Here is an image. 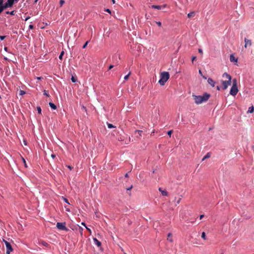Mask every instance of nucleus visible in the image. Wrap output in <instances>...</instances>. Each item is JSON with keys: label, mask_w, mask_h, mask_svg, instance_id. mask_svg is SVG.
<instances>
[{"label": "nucleus", "mask_w": 254, "mask_h": 254, "mask_svg": "<svg viewBox=\"0 0 254 254\" xmlns=\"http://www.w3.org/2000/svg\"><path fill=\"white\" fill-rule=\"evenodd\" d=\"M195 59H196V57H194V56L192 57V62H193L195 60Z\"/></svg>", "instance_id": "obj_45"}, {"label": "nucleus", "mask_w": 254, "mask_h": 254, "mask_svg": "<svg viewBox=\"0 0 254 254\" xmlns=\"http://www.w3.org/2000/svg\"><path fill=\"white\" fill-rule=\"evenodd\" d=\"M86 228L91 233V230L87 227H86Z\"/></svg>", "instance_id": "obj_49"}, {"label": "nucleus", "mask_w": 254, "mask_h": 254, "mask_svg": "<svg viewBox=\"0 0 254 254\" xmlns=\"http://www.w3.org/2000/svg\"><path fill=\"white\" fill-rule=\"evenodd\" d=\"M142 130H135V133H137L138 135L136 136V137L137 138H139L142 136Z\"/></svg>", "instance_id": "obj_12"}, {"label": "nucleus", "mask_w": 254, "mask_h": 254, "mask_svg": "<svg viewBox=\"0 0 254 254\" xmlns=\"http://www.w3.org/2000/svg\"><path fill=\"white\" fill-rule=\"evenodd\" d=\"M204 215H203V214L200 215V217H199L200 219H202L204 217Z\"/></svg>", "instance_id": "obj_43"}, {"label": "nucleus", "mask_w": 254, "mask_h": 254, "mask_svg": "<svg viewBox=\"0 0 254 254\" xmlns=\"http://www.w3.org/2000/svg\"><path fill=\"white\" fill-rule=\"evenodd\" d=\"M71 80L72 82H75L76 81V78L73 76H72Z\"/></svg>", "instance_id": "obj_28"}, {"label": "nucleus", "mask_w": 254, "mask_h": 254, "mask_svg": "<svg viewBox=\"0 0 254 254\" xmlns=\"http://www.w3.org/2000/svg\"><path fill=\"white\" fill-rule=\"evenodd\" d=\"M49 106H50V107L53 109V110H56L57 109V106L56 105H55L54 103H52V102H50L49 103Z\"/></svg>", "instance_id": "obj_15"}, {"label": "nucleus", "mask_w": 254, "mask_h": 254, "mask_svg": "<svg viewBox=\"0 0 254 254\" xmlns=\"http://www.w3.org/2000/svg\"><path fill=\"white\" fill-rule=\"evenodd\" d=\"M124 136H121L120 138H118V140L120 141H124Z\"/></svg>", "instance_id": "obj_27"}, {"label": "nucleus", "mask_w": 254, "mask_h": 254, "mask_svg": "<svg viewBox=\"0 0 254 254\" xmlns=\"http://www.w3.org/2000/svg\"><path fill=\"white\" fill-rule=\"evenodd\" d=\"M113 67L114 66L113 65H110L109 67V69H112Z\"/></svg>", "instance_id": "obj_46"}, {"label": "nucleus", "mask_w": 254, "mask_h": 254, "mask_svg": "<svg viewBox=\"0 0 254 254\" xmlns=\"http://www.w3.org/2000/svg\"><path fill=\"white\" fill-rule=\"evenodd\" d=\"M51 157L53 158V159H54L55 157H56V155L54 154H52L51 155Z\"/></svg>", "instance_id": "obj_44"}, {"label": "nucleus", "mask_w": 254, "mask_h": 254, "mask_svg": "<svg viewBox=\"0 0 254 254\" xmlns=\"http://www.w3.org/2000/svg\"><path fill=\"white\" fill-rule=\"evenodd\" d=\"M19 0H15V2H17Z\"/></svg>", "instance_id": "obj_58"}, {"label": "nucleus", "mask_w": 254, "mask_h": 254, "mask_svg": "<svg viewBox=\"0 0 254 254\" xmlns=\"http://www.w3.org/2000/svg\"><path fill=\"white\" fill-rule=\"evenodd\" d=\"M207 82L209 84H210L212 87H214L215 84V82L211 78H208L207 80Z\"/></svg>", "instance_id": "obj_10"}, {"label": "nucleus", "mask_w": 254, "mask_h": 254, "mask_svg": "<svg viewBox=\"0 0 254 254\" xmlns=\"http://www.w3.org/2000/svg\"><path fill=\"white\" fill-rule=\"evenodd\" d=\"M64 201H65V202H66V203H67L69 204V202H68V200H67L66 198H64Z\"/></svg>", "instance_id": "obj_42"}, {"label": "nucleus", "mask_w": 254, "mask_h": 254, "mask_svg": "<svg viewBox=\"0 0 254 254\" xmlns=\"http://www.w3.org/2000/svg\"><path fill=\"white\" fill-rule=\"evenodd\" d=\"M211 153L210 152H208L202 158V161H204L205 159L207 158H209L210 157Z\"/></svg>", "instance_id": "obj_16"}, {"label": "nucleus", "mask_w": 254, "mask_h": 254, "mask_svg": "<svg viewBox=\"0 0 254 254\" xmlns=\"http://www.w3.org/2000/svg\"><path fill=\"white\" fill-rule=\"evenodd\" d=\"M5 38V36H0V39L3 40Z\"/></svg>", "instance_id": "obj_37"}, {"label": "nucleus", "mask_w": 254, "mask_h": 254, "mask_svg": "<svg viewBox=\"0 0 254 254\" xmlns=\"http://www.w3.org/2000/svg\"><path fill=\"white\" fill-rule=\"evenodd\" d=\"M57 227L61 230H64L65 231H68V229L65 226V223H60L58 222L57 223Z\"/></svg>", "instance_id": "obj_6"}, {"label": "nucleus", "mask_w": 254, "mask_h": 254, "mask_svg": "<svg viewBox=\"0 0 254 254\" xmlns=\"http://www.w3.org/2000/svg\"><path fill=\"white\" fill-rule=\"evenodd\" d=\"M244 41L245 43V48H248V47H250L252 45V42L251 40L248 39L247 38H245L244 39Z\"/></svg>", "instance_id": "obj_9"}, {"label": "nucleus", "mask_w": 254, "mask_h": 254, "mask_svg": "<svg viewBox=\"0 0 254 254\" xmlns=\"http://www.w3.org/2000/svg\"><path fill=\"white\" fill-rule=\"evenodd\" d=\"M222 77L223 78H225L227 80L225 81H222V89L225 90L232 83V77L230 74L227 73V72H225L222 75Z\"/></svg>", "instance_id": "obj_2"}, {"label": "nucleus", "mask_w": 254, "mask_h": 254, "mask_svg": "<svg viewBox=\"0 0 254 254\" xmlns=\"http://www.w3.org/2000/svg\"><path fill=\"white\" fill-rule=\"evenodd\" d=\"M44 94L45 95H46V96H48V97H49V94L48 93L47 91H46V90H44Z\"/></svg>", "instance_id": "obj_34"}, {"label": "nucleus", "mask_w": 254, "mask_h": 254, "mask_svg": "<svg viewBox=\"0 0 254 254\" xmlns=\"http://www.w3.org/2000/svg\"><path fill=\"white\" fill-rule=\"evenodd\" d=\"M130 73H130V72H129L128 73V74H127V75H126V76L124 77V79H125V80H127V79H128V77H129V75H130Z\"/></svg>", "instance_id": "obj_25"}, {"label": "nucleus", "mask_w": 254, "mask_h": 254, "mask_svg": "<svg viewBox=\"0 0 254 254\" xmlns=\"http://www.w3.org/2000/svg\"><path fill=\"white\" fill-rule=\"evenodd\" d=\"M112 1L113 2V3H116V0H112Z\"/></svg>", "instance_id": "obj_52"}, {"label": "nucleus", "mask_w": 254, "mask_h": 254, "mask_svg": "<svg viewBox=\"0 0 254 254\" xmlns=\"http://www.w3.org/2000/svg\"><path fill=\"white\" fill-rule=\"evenodd\" d=\"M16 12V11L15 10H12V11H11L10 12L7 11L6 12V14H10L11 15H14L15 14Z\"/></svg>", "instance_id": "obj_20"}, {"label": "nucleus", "mask_w": 254, "mask_h": 254, "mask_svg": "<svg viewBox=\"0 0 254 254\" xmlns=\"http://www.w3.org/2000/svg\"><path fill=\"white\" fill-rule=\"evenodd\" d=\"M194 15H195V13L194 11H192V12H190L189 13H188V17L189 18H190V17H193Z\"/></svg>", "instance_id": "obj_18"}, {"label": "nucleus", "mask_w": 254, "mask_h": 254, "mask_svg": "<svg viewBox=\"0 0 254 254\" xmlns=\"http://www.w3.org/2000/svg\"><path fill=\"white\" fill-rule=\"evenodd\" d=\"M195 103L196 104H199L203 102L207 101L210 97V94L205 93L202 96L192 95Z\"/></svg>", "instance_id": "obj_1"}, {"label": "nucleus", "mask_w": 254, "mask_h": 254, "mask_svg": "<svg viewBox=\"0 0 254 254\" xmlns=\"http://www.w3.org/2000/svg\"><path fill=\"white\" fill-rule=\"evenodd\" d=\"M81 224H82V225L84 226L85 227H86L84 222H82V223H81Z\"/></svg>", "instance_id": "obj_51"}, {"label": "nucleus", "mask_w": 254, "mask_h": 254, "mask_svg": "<svg viewBox=\"0 0 254 254\" xmlns=\"http://www.w3.org/2000/svg\"><path fill=\"white\" fill-rule=\"evenodd\" d=\"M156 24H157L159 26H160V27H161V25H162V24H161V22H159V21H158V22H156Z\"/></svg>", "instance_id": "obj_38"}, {"label": "nucleus", "mask_w": 254, "mask_h": 254, "mask_svg": "<svg viewBox=\"0 0 254 254\" xmlns=\"http://www.w3.org/2000/svg\"><path fill=\"white\" fill-rule=\"evenodd\" d=\"M22 160H23V163L24 164L25 167L26 168H27V164L26 163L25 160L23 158H22Z\"/></svg>", "instance_id": "obj_30"}, {"label": "nucleus", "mask_w": 254, "mask_h": 254, "mask_svg": "<svg viewBox=\"0 0 254 254\" xmlns=\"http://www.w3.org/2000/svg\"><path fill=\"white\" fill-rule=\"evenodd\" d=\"M105 11H107V12H109V13H111V10H110L109 9H108V8L106 9H105Z\"/></svg>", "instance_id": "obj_40"}, {"label": "nucleus", "mask_w": 254, "mask_h": 254, "mask_svg": "<svg viewBox=\"0 0 254 254\" xmlns=\"http://www.w3.org/2000/svg\"><path fill=\"white\" fill-rule=\"evenodd\" d=\"M132 186H131L129 188H127V190H130L132 189Z\"/></svg>", "instance_id": "obj_47"}, {"label": "nucleus", "mask_w": 254, "mask_h": 254, "mask_svg": "<svg viewBox=\"0 0 254 254\" xmlns=\"http://www.w3.org/2000/svg\"><path fill=\"white\" fill-rule=\"evenodd\" d=\"M3 242H4L6 248V254H10V252H12L13 250L10 244L8 242L4 240H3Z\"/></svg>", "instance_id": "obj_7"}, {"label": "nucleus", "mask_w": 254, "mask_h": 254, "mask_svg": "<svg viewBox=\"0 0 254 254\" xmlns=\"http://www.w3.org/2000/svg\"><path fill=\"white\" fill-rule=\"evenodd\" d=\"M94 242H95V244L98 246L99 247L101 246V243L100 242H99L96 238L93 239Z\"/></svg>", "instance_id": "obj_14"}, {"label": "nucleus", "mask_w": 254, "mask_h": 254, "mask_svg": "<svg viewBox=\"0 0 254 254\" xmlns=\"http://www.w3.org/2000/svg\"><path fill=\"white\" fill-rule=\"evenodd\" d=\"M198 51L199 53H200L201 54H203V51L201 49H198Z\"/></svg>", "instance_id": "obj_39"}, {"label": "nucleus", "mask_w": 254, "mask_h": 254, "mask_svg": "<svg viewBox=\"0 0 254 254\" xmlns=\"http://www.w3.org/2000/svg\"><path fill=\"white\" fill-rule=\"evenodd\" d=\"M172 132H173V130H170L168 131L167 134L170 137L171 134H172Z\"/></svg>", "instance_id": "obj_29"}, {"label": "nucleus", "mask_w": 254, "mask_h": 254, "mask_svg": "<svg viewBox=\"0 0 254 254\" xmlns=\"http://www.w3.org/2000/svg\"><path fill=\"white\" fill-rule=\"evenodd\" d=\"M78 229H79V232L82 235V231H83V228L82 227H79Z\"/></svg>", "instance_id": "obj_31"}, {"label": "nucleus", "mask_w": 254, "mask_h": 254, "mask_svg": "<svg viewBox=\"0 0 254 254\" xmlns=\"http://www.w3.org/2000/svg\"><path fill=\"white\" fill-rule=\"evenodd\" d=\"M180 199H179L177 201V203H178V204H179V202H180Z\"/></svg>", "instance_id": "obj_55"}, {"label": "nucleus", "mask_w": 254, "mask_h": 254, "mask_svg": "<svg viewBox=\"0 0 254 254\" xmlns=\"http://www.w3.org/2000/svg\"><path fill=\"white\" fill-rule=\"evenodd\" d=\"M130 142V137H129V139H128V141H125L124 143L125 144H127L128 143H129V142Z\"/></svg>", "instance_id": "obj_35"}, {"label": "nucleus", "mask_w": 254, "mask_h": 254, "mask_svg": "<svg viewBox=\"0 0 254 254\" xmlns=\"http://www.w3.org/2000/svg\"><path fill=\"white\" fill-rule=\"evenodd\" d=\"M42 244L43 245L46 246V247L48 245V244L46 242H44V241H43L42 242Z\"/></svg>", "instance_id": "obj_36"}, {"label": "nucleus", "mask_w": 254, "mask_h": 254, "mask_svg": "<svg viewBox=\"0 0 254 254\" xmlns=\"http://www.w3.org/2000/svg\"><path fill=\"white\" fill-rule=\"evenodd\" d=\"M170 77V74L168 72L163 71L160 73V79L159 80V84L163 86L167 82Z\"/></svg>", "instance_id": "obj_4"}, {"label": "nucleus", "mask_w": 254, "mask_h": 254, "mask_svg": "<svg viewBox=\"0 0 254 254\" xmlns=\"http://www.w3.org/2000/svg\"><path fill=\"white\" fill-rule=\"evenodd\" d=\"M4 0H0V14L5 9L11 7L15 2V0H7V2L3 4Z\"/></svg>", "instance_id": "obj_3"}, {"label": "nucleus", "mask_w": 254, "mask_h": 254, "mask_svg": "<svg viewBox=\"0 0 254 254\" xmlns=\"http://www.w3.org/2000/svg\"><path fill=\"white\" fill-rule=\"evenodd\" d=\"M167 240L170 241V242H173V239L172 238V234L171 233H169L168 234Z\"/></svg>", "instance_id": "obj_17"}, {"label": "nucleus", "mask_w": 254, "mask_h": 254, "mask_svg": "<svg viewBox=\"0 0 254 254\" xmlns=\"http://www.w3.org/2000/svg\"><path fill=\"white\" fill-rule=\"evenodd\" d=\"M37 79H41V77H37Z\"/></svg>", "instance_id": "obj_56"}, {"label": "nucleus", "mask_w": 254, "mask_h": 254, "mask_svg": "<svg viewBox=\"0 0 254 254\" xmlns=\"http://www.w3.org/2000/svg\"><path fill=\"white\" fill-rule=\"evenodd\" d=\"M107 126H108V128H115L116 127L115 126H114V125H113L111 124H110V123H107Z\"/></svg>", "instance_id": "obj_21"}, {"label": "nucleus", "mask_w": 254, "mask_h": 254, "mask_svg": "<svg viewBox=\"0 0 254 254\" xmlns=\"http://www.w3.org/2000/svg\"><path fill=\"white\" fill-rule=\"evenodd\" d=\"M167 6V5L165 4L162 5H152L151 7L152 8H156L157 9H164V8L166 7Z\"/></svg>", "instance_id": "obj_8"}, {"label": "nucleus", "mask_w": 254, "mask_h": 254, "mask_svg": "<svg viewBox=\"0 0 254 254\" xmlns=\"http://www.w3.org/2000/svg\"><path fill=\"white\" fill-rule=\"evenodd\" d=\"M201 237L202 238H203L204 240H206V235H205V232H202V234H201Z\"/></svg>", "instance_id": "obj_23"}, {"label": "nucleus", "mask_w": 254, "mask_h": 254, "mask_svg": "<svg viewBox=\"0 0 254 254\" xmlns=\"http://www.w3.org/2000/svg\"><path fill=\"white\" fill-rule=\"evenodd\" d=\"M68 168L70 169H71V168L70 166H68Z\"/></svg>", "instance_id": "obj_59"}, {"label": "nucleus", "mask_w": 254, "mask_h": 254, "mask_svg": "<svg viewBox=\"0 0 254 254\" xmlns=\"http://www.w3.org/2000/svg\"><path fill=\"white\" fill-rule=\"evenodd\" d=\"M37 111H38V113L39 114H41L42 110H41V108H40V107H37Z\"/></svg>", "instance_id": "obj_26"}, {"label": "nucleus", "mask_w": 254, "mask_h": 254, "mask_svg": "<svg viewBox=\"0 0 254 254\" xmlns=\"http://www.w3.org/2000/svg\"><path fill=\"white\" fill-rule=\"evenodd\" d=\"M7 47H4V50H5V51H7Z\"/></svg>", "instance_id": "obj_54"}, {"label": "nucleus", "mask_w": 254, "mask_h": 254, "mask_svg": "<svg viewBox=\"0 0 254 254\" xmlns=\"http://www.w3.org/2000/svg\"><path fill=\"white\" fill-rule=\"evenodd\" d=\"M198 72L202 76V77L204 79H206L207 77L205 76H204V75H202V71H201V70H199Z\"/></svg>", "instance_id": "obj_24"}, {"label": "nucleus", "mask_w": 254, "mask_h": 254, "mask_svg": "<svg viewBox=\"0 0 254 254\" xmlns=\"http://www.w3.org/2000/svg\"><path fill=\"white\" fill-rule=\"evenodd\" d=\"M64 2V1L63 0H60V3H61V5H62Z\"/></svg>", "instance_id": "obj_48"}, {"label": "nucleus", "mask_w": 254, "mask_h": 254, "mask_svg": "<svg viewBox=\"0 0 254 254\" xmlns=\"http://www.w3.org/2000/svg\"><path fill=\"white\" fill-rule=\"evenodd\" d=\"M64 55V52L62 51L61 53V54H60V55L59 56V57L60 60H62L63 59V57Z\"/></svg>", "instance_id": "obj_22"}, {"label": "nucleus", "mask_w": 254, "mask_h": 254, "mask_svg": "<svg viewBox=\"0 0 254 254\" xmlns=\"http://www.w3.org/2000/svg\"><path fill=\"white\" fill-rule=\"evenodd\" d=\"M24 144L25 145H26V144H26V142L25 141H24Z\"/></svg>", "instance_id": "obj_57"}, {"label": "nucleus", "mask_w": 254, "mask_h": 254, "mask_svg": "<svg viewBox=\"0 0 254 254\" xmlns=\"http://www.w3.org/2000/svg\"><path fill=\"white\" fill-rule=\"evenodd\" d=\"M230 61L231 62H234L237 63L238 61V60H237V59H236L235 57L233 55H231L230 57Z\"/></svg>", "instance_id": "obj_13"}, {"label": "nucleus", "mask_w": 254, "mask_h": 254, "mask_svg": "<svg viewBox=\"0 0 254 254\" xmlns=\"http://www.w3.org/2000/svg\"><path fill=\"white\" fill-rule=\"evenodd\" d=\"M33 27H34V26H33V25H30L29 26V28L30 29H33Z\"/></svg>", "instance_id": "obj_41"}, {"label": "nucleus", "mask_w": 254, "mask_h": 254, "mask_svg": "<svg viewBox=\"0 0 254 254\" xmlns=\"http://www.w3.org/2000/svg\"><path fill=\"white\" fill-rule=\"evenodd\" d=\"M25 93V92L23 90H20V91H19V94H20V95H24Z\"/></svg>", "instance_id": "obj_32"}, {"label": "nucleus", "mask_w": 254, "mask_h": 254, "mask_svg": "<svg viewBox=\"0 0 254 254\" xmlns=\"http://www.w3.org/2000/svg\"><path fill=\"white\" fill-rule=\"evenodd\" d=\"M238 89L237 87V81L236 79H233V85L231 88L230 94L234 96L238 93Z\"/></svg>", "instance_id": "obj_5"}, {"label": "nucleus", "mask_w": 254, "mask_h": 254, "mask_svg": "<svg viewBox=\"0 0 254 254\" xmlns=\"http://www.w3.org/2000/svg\"><path fill=\"white\" fill-rule=\"evenodd\" d=\"M89 43V41H87L84 44V45L83 46L82 48L83 49L85 48L88 44V43Z\"/></svg>", "instance_id": "obj_33"}, {"label": "nucleus", "mask_w": 254, "mask_h": 254, "mask_svg": "<svg viewBox=\"0 0 254 254\" xmlns=\"http://www.w3.org/2000/svg\"><path fill=\"white\" fill-rule=\"evenodd\" d=\"M159 190L163 196H167L168 195V192L165 190H163L161 188H159Z\"/></svg>", "instance_id": "obj_11"}, {"label": "nucleus", "mask_w": 254, "mask_h": 254, "mask_svg": "<svg viewBox=\"0 0 254 254\" xmlns=\"http://www.w3.org/2000/svg\"><path fill=\"white\" fill-rule=\"evenodd\" d=\"M216 89H217V90H220V87H219V86H217L216 87Z\"/></svg>", "instance_id": "obj_50"}, {"label": "nucleus", "mask_w": 254, "mask_h": 254, "mask_svg": "<svg viewBox=\"0 0 254 254\" xmlns=\"http://www.w3.org/2000/svg\"><path fill=\"white\" fill-rule=\"evenodd\" d=\"M254 111V107L252 106L250 107H249V110L248 111V113H253Z\"/></svg>", "instance_id": "obj_19"}, {"label": "nucleus", "mask_w": 254, "mask_h": 254, "mask_svg": "<svg viewBox=\"0 0 254 254\" xmlns=\"http://www.w3.org/2000/svg\"><path fill=\"white\" fill-rule=\"evenodd\" d=\"M125 177H128V174L127 173L126 175H125Z\"/></svg>", "instance_id": "obj_53"}]
</instances>
